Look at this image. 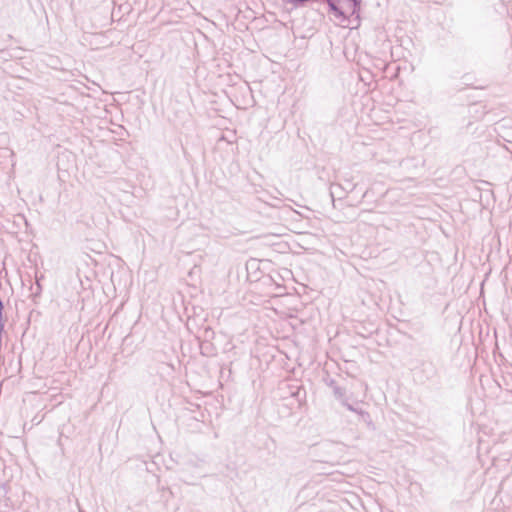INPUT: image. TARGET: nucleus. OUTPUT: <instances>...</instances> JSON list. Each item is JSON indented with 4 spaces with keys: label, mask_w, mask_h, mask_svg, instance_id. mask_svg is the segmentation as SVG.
<instances>
[{
    "label": "nucleus",
    "mask_w": 512,
    "mask_h": 512,
    "mask_svg": "<svg viewBox=\"0 0 512 512\" xmlns=\"http://www.w3.org/2000/svg\"><path fill=\"white\" fill-rule=\"evenodd\" d=\"M327 3L328 11L331 13L336 19L341 22H345L348 20V13L351 15L350 10L347 8V11H344L343 8L339 6L340 0H322ZM348 7V5L346 4Z\"/></svg>",
    "instance_id": "1"
},
{
    "label": "nucleus",
    "mask_w": 512,
    "mask_h": 512,
    "mask_svg": "<svg viewBox=\"0 0 512 512\" xmlns=\"http://www.w3.org/2000/svg\"><path fill=\"white\" fill-rule=\"evenodd\" d=\"M358 184L353 183L351 180L346 179L344 183L333 184L331 186V197L334 199V195L337 193V190H341L344 193H351L357 188Z\"/></svg>",
    "instance_id": "2"
},
{
    "label": "nucleus",
    "mask_w": 512,
    "mask_h": 512,
    "mask_svg": "<svg viewBox=\"0 0 512 512\" xmlns=\"http://www.w3.org/2000/svg\"><path fill=\"white\" fill-rule=\"evenodd\" d=\"M324 381L327 386H329L333 389L334 396L337 399L342 400L345 397V389L338 386L334 379L326 378Z\"/></svg>",
    "instance_id": "3"
},
{
    "label": "nucleus",
    "mask_w": 512,
    "mask_h": 512,
    "mask_svg": "<svg viewBox=\"0 0 512 512\" xmlns=\"http://www.w3.org/2000/svg\"><path fill=\"white\" fill-rule=\"evenodd\" d=\"M201 464H202V461H201V460L190 458V459H188L187 461H185V462L183 463L182 471H183L184 473H185V472H190V471H192L193 469H197V468H199Z\"/></svg>",
    "instance_id": "4"
},
{
    "label": "nucleus",
    "mask_w": 512,
    "mask_h": 512,
    "mask_svg": "<svg viewBox=\"0 0 512 512\" xmlns=\"http://www.w3.org/2000/svg\"><path fill=\"white\" fill-rule=\"evenodd\" d=\"M348 9L350 10L351 15H355L357 19H359V11L361 0H346Z\"/></svg>",
    "instance_id": "5"
},
{
    "label": "nucleus",
    "mask_w": 512,
    "mask_h": 512,
    "mask_svg": "<svg viewBox=\"0 0 512 512\" xmlns=\"http://www.w3.org/2000/svg\"><path fill=\"white\" fill-rule=\"evenodd\" d=\"M285 3L292 5L295 8L306 7L310 3H318L322 0H283Z\"/></svg>",
    "instance_id": "6"
},
{
    "label": "nucleus",
    "mask_w": 512,
    "mask_h": 512,
    "mask_svg": "<svg viewBox=\"0 0 512 512\" xmlns=\"http://www.w3.org/2000/svg\"><path fill=\"white\" fill-rule=\"evenodd\" d=\"M341 402L342 405L345 406L348 410L358 413L359 415H361L362 418L369 417V414L367 412L363 411L362 409H358L354 407L352 404L348 403L345 397L341 400Z\"/></svg>",
    "instance_id": "7"
},
{
    "label": "nucleus",
    "mask_w": 512,
    "mask_h": 512,
    "mask_svg": "<svg viewBox=\"0 0 512 512\" xmlns=\"http://www.w3.org/2000/svg\"><path fill=\"white\" fill-rule=\"evenodd\" d=\"M423 371L426 372L428 378H431L436 375V368L434 367L432 362H423L422 363Z\"/></svg>",
    "instance_id": "8"
},
{
    "label": "nucleus",
    "mask_w": 512,
    "mask_h": 512,
    "mask_svg": "<svg viewBox=\"0 0 512 512\" xmlns=\"http://www.w3.org/2000/svg\"><path fill=\"white\" fill-rule=\"evenodd\" d=\"M301 394L305 395V392L302 391L301 388H297L296 392L292 393V395L296 397L298 400L300 399Z\"/></svg>",
    "instance_id": "9"
},
{
    "label": "nucleus",
    "mask_w": 512,
    "mask_h": 512,
    "mask_svg": "<svg viewBox=\"0 0 512 512\" xmlns=\"http://www.w3.org/2000/svg\"><path fill=\"white\" fill-rule=\"evenodd\" d=\"M40 291H41V286L39 283H37V290L35 293L38 294V293H40Z\"/></svg>",
    "instance_id": "10"
},
{
    "label": "nucleus",
    "mask_w": 512,
    "mask_h": 512,
    "mask_svg": "<svg viewBox=\"0 0 512 512\" xmlns=\"http://www.w3.org/2000/svg\"><path fill=\"white\" fill-rule=\"evenodd\" d=\"M184 482H186L187 484H194V482L189 481L188 479H184Z\"/></svg>",
    "instance_id": "11"
},
{
    "label": "nucleus",
    "mask_w": 512,
    "mask_h": 512,
    "mask_svg": "<svg viewBox=\"0 0 512 512\" xmlns=\"http://www.w3.org/2000/svg\"><path fill=\"white\" fill-rule=\"evenodd\" d=\"M341 192H342L341 190H337V193H336V194L340 195V194H341Z\"/></svg>",
    "instance_id": "12"
},
{
    "label": "nucleus",
    "mask_w": 512,
    "mask_h": 512,
    "mask_svg": "<svg viewBox=\"0 0 512 512\" xmlns=\"http://www.w3.org/2000/svg\"><path fill=\"white\" fill-rule=\"evenodd\" d=\"M1 487H2L3 489H5L6 484H5V483H4V484H2V485H1Z\"/></svg>",
    "instance_id": "13"
}]
</instances>
